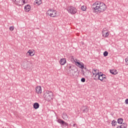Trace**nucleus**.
<instances>
[{
	"label": "nucleus",
	"mask_w": 128,
	"mask_h": 128,
	"mask_svg": "<svg viewBox=\"0 0 128 128\" xmlns=\"http://www.w3.org/2000/svg\"><path fill=\"white\" fill-rule=\"evenodd\" d=\"M94 5L96 6L95 7L92 8V10H93L94 12L100 14V12H106V5L102 2H96Z\"/></svg>",
	"instance_id": "f257e3e1"
},
{
	"label": "nucleus",
	"mask_w": 128,
	"mask_h": 128,
	"mask_svg": "<svg viewBox=\"0 0 128 128\" xmlns=\"http://www.w3.org/2000/svg\"><path fill=\"white\" fill-rule=\"evenodd\" d=\"M43 96L47 102H51L54 100V92L52 91L46 90V92H44Z\"/></svg>",
	"instance_id": "f03ea898"
},
{
	"label": "nucleus",
	"mask_w": 128,
	"mask_h": 128,
	"mask_svg": "<svg viewBox=\"0 0 128 128\" xmlns=\"http://www.w3.org/2000/svg\"><path fill=\"white\" fill-rule=\"evenodd\" d=\"M67 12L71 14H76L78 12L76 8L72 6H69L67 8Z\"/></svg>",
	"instance_id": "7ed1b4c3"
},
{
	"label": "nucleus",
	"mask_w": 128,
	"mask_h": 128,
	"mask_svg": "<svg viewBox=\"0 0 128 128\" xmlns=\"http://www.w3.org/2000/svg\"><path fill=\"white\" fill-rule=\"evenodd\" d=\"M47 14H48L50 18H56V10L52 9H49L47 11Z\"/></svg>",
	"instance_id": "20e7f679"
},
{
	"label": "nucleus",
	"mask_w": 128,
	"mask_h": 128,
	"mask_svg": "<svg viewBox=\"0 0 128 128\" xmlns=\"http://www.w3.org/2000/svg\"><path fill=\"white\" fill-rule=\"evenodd\" d=\"M72 60H74L75 62V64L77 66H78L80 68H82V70H84V63L78 62V60L76 59L74 60V58H72Z\"/></svg>",
	"instance_id": "39448f33"
},
{
	"label": "nucleus",
	"mask_w": 128,
	"mask_h": 128,
	"mask_svg": "<svg viewBox=\"0 0 128 128\" xmlns=\"http://www.w3.org/2000/svg\"><path fill=\"white\" fill-rule=\"evenodd\" d=\"M57 122H58V124H60L62 126H64V128H68V124L66 122H64V120H62V119H58L56 120Z\"/></svg>",
	"instance_id": "423d86ee"
},
{
	"label": "nucleus",
	"mask_w": 128,
	"mask_h": 128,
	"mask_svg": "<svg viewBox=\"0 0 128 128\" xmlns=\"http://www.w3.org/2000/svg\"><path fill=\"white\" fill-rule=\"evenodd\" d=\"M36 94H42V90L40 86H38L36 87Z\"/></svg>",
	"instance_id": "0eeeda50"
},
{
	"label": "nucleus",
	"mask_w": 128,
	"mask_h": 128,
	"mask_svg": "<svg viewBox=\"0 0 128 128\" xmlns=\"http://www.w3.org/2000/svg\"><path fill=\"white\" fill-rule=\"evenodd\" d=\"M31 9L32 6H30L28 4L24 6V11L26 12H30V10Z\"/></svg>",
	"instance_id": "6e6552de"
},
{
	"label": "nucleus",
	"mask_w": 128,
	"mask_h": 128,
	"mask_svg": "<svg viewBox=\"0 0 128 128\" xmlns=\"http://www.w3.org/2000/svg\"><path fill=\"white\" fill-rule=\"evenodd\" d=\"M100 72V70H98L96 69H93L92 71V74H93V76H95V78H96V76L98 74V73Z\"/></svg>",
	"instance_id": "1a4fd4ad"
},
{
	"label": "nucleus",
	"mask_w": 128,
	"mask_h": 128,
	"mask_svg": "<svg viewBox=\"0 0 128 128\" xmlns=\"http://www.w3.org/2000/svg\"><path fill=\"white\" fill-rule=\"evenodd\" d=\"M66 62V58H62L60 59V64L61 66H64Z\"/></svg>",
	"instance_id": "9d476101"
},
{
	"label": "nucleus",
	"mask_w": 128,
	"mask_h": 128,
	"mask_svg": "<svg viewBox=\"0 0 128 128\" xmlns=\"http://www.w3.org/2000/svg\"><path fill=\"white\" fill-rule=\"evenodd\" d=\"M98 78H94V80H100V78H102L103 76H106V74H100V72L98 74Z\"/></svg>",
	"instance_id": "9b49d317"
},
{
	"label": "nucleus",
	"mask_w": 128,
	"mask_h": 128,
	"mask_svg": "<svg viewBox=\"0 0 128 128\" xmlns=\"http://www.w3.org/2000/svg\"><path fill=\"white\" fill-rule=\"evenodd\" d=\"M82 108H83V111L82 112L84 114H88V106H82Z\"/></svg>",
	"instance_id": "f8f14e48"
},
{
	"label": "nucleus",
	"mask_w": 128,
	"mask_h": 128,
	"mask_svg": "<svg viewBox=\"0 0 128 128\" xmlns=\"http://www.w3.org/2000/svg\"><path fill=\"white\" fill-rule=\"evenodd\" d=\"M68 70H70V72H74V70L76 69V66H74V65L72 64V65H70L69 66H68Z\"/></svg>",
	"instance_id": "ddd939ff"
},
{
	"label": "nucleus",
	"mask_w": 128,
	"mask_h": 128,
	"mask_svg": "<svg viewBox=\"0 0 128 128\" xmlns=\"http://www.w3.org/2000/svg\"><path fill=\"white\" fill-rule=\"evenodd\" d=\"M110 34H108V32H106V30L102 31V36H104V38H108Z\"/></svg>",
	"instance_id": "4468645a"
},
{
	"label": "nucleus",
	"mask_w": 128,
	"mask_h": 128,
	"mask_svg": "<svg viewBox=\"0 0 128 128\" xmlns=\"http://www.w3.org/2000/svg\"><path fill=\"white\" fill-rule=\"evenodd\" d=\"M128 128V124L126 123H123L120 126H118L116 128Z\"/></svg>",
	"instance_id": "2eb2a0df"
},
{
	"label": "nucleus",
	"mask_w": 128,
	"mask_h": 128,
	"mask_svg": "<svg viewBox=\"0 0 128 128\" xmlns=\"http://www.w3.org/2000/svg\"><path fill=\"white\" fill-rule=\"evenodd\" d=\"M110 71L112 74H118V70L116 69L110 70Z\"/></svg>",
	"instance_id": "dca6fc26"
},
{
	"label": "nucleus",
	"mask_w": 128,
	"mask_h": 128,
	"mask_svg": "<svg viewBox=\"0 0 128 128\" xmlns=\"http://www.w3.org/2000/svg\"><path fill=\"white\" fill-rule=\"evenodd\" d=\"M12 0L17 6H22V4H20L22 2V0Z\"/></svg>",
	"instance_id": "f3484780"
},
{
	"label": "nucleus",
	"mask_w": 128,
	"mask_h": 128,
	"mask_svg": "<svg viewBox=\"0 0 128 128\" xmlns=\"http://www.w3.org/2000/svg\"><path fill=\"white\" fill-rule=\"evenodd\" d=\"M42 3V0H36L34 2V4H37V6H40Z\"/></svg>",
	"instance_id": "a211bd4d"
},
{
	"label": "nucleus",
	"mask_w": 128,
	"mask_h": 128,
	"mask_svg": "<svg viewBox=\"0 0 128 128\" xmlns=\"http://www.w3.org/2000/svg\"><path fill=\"white\" fill-rule=\"evenodd\" d=\"M33 108L34 110H38L40 108V104L38 102H35L33 104Z\"/></svg>",
	"instance_id": "6ab92c4d"
},
{
	"label": "nucleus",
	"mask_w": 128,
	"mask_h": 128,
	"mask_svg": "<svg viewBox=\"0 0 128 128\" xmlns=\"http://www.w3.org/2000/svg\"><path fill=\"white\" fill-rule=\"evenodd\" d=\"M124 122V119L122 118H118V123L119 124H122Z\"/></svg>",
	"instance_id": "aec40b11"
},
{
	"label": "nucleus",
	"mask_w": 128,
	"mask_h": 128,
	"mask_svg": "<svg viewBox=\"0 0 128 128\" xmlns=\"http://www.w3.org/2000/svg\"><path fill=\"white\" fill-rule=\"evenodd\" d=\"M28 54H29V56H34V52L30 50L28 52Z\"/></svg>",
	"instance_id": "412c9836"
},
{
	"label": "nucleus",
	"mask_w": 128,
	"mask_h": 128,
	"mask_svg": "<svg viewBox=\"0 0 128 128\" xmlns=\"http://www.w3.org/2000/svg\"><path fill=\"white\" fill-rule=\"evenodd\" d=\"M81 10L83 12H86V6H81Z\"/></svg>",
	"instance_id": "4be33fe9"
},
{
	"label": "nucleus",
	"mask_w": 128,
	"mask_h": 128,
	"mask_svg": "<svg viewBox=\"0 0 128 128\" xmlns=\"http://www.w3.org/2000/svg\"><path fill=\"white\" fill-rule=\"evenodd\" d=\"M118 122H116L115 120H113L112 122V126H116V124Z\"/></svg>",
	"instance_id": "5701e85b"
},
{
	"label": "nucleus",
	"mask_w": 128,
	"mask_h": 128,
	"mask_svg": "<svg viewBox=\"0 0 128 128\" xmlns=\"http://www.w3.org/2000/svg\"><path fill=\"white\" fill-rule=\"evenodd\" d=\"M106 78V76L105 75V76H103L102 78L100 79V80L101 82H106L105 79Z\"/></svg>",
	"instance_id": "b1692460"
},
{
	"label": "nucleus",
	"mask_w": 128,
	"mask_h": 128,
	"mask_svg": "<svg viewBox=\"0 0 128 128\" xmlns=\"http://www.w3.org/2000/svg\"><path fill=\"white\" fill-rule=\"evenodd\" d=\"M62 116L64 118H68V114H66V112H63Z\"/></svg>",
	"instance_id": "393cba45"
},
{
	"label": "nucleus",
	"mask_w": 128,
	"mask_h": 128,
	"mask_svg": "<svg viewBox=\"0 0 128 128\" xmlns=\"http://www.w3.org/2000/svg\"><path fill=\"white\" fill-rule=\"evenodd\" d=\"M104 56H108V51H104Z\"/></svg>",
	"instance_id": "a878e982"
},
{
	"label": "nucleus",
	"mask_w": 128,
	"mask_h": 128,
	"mask_svg": "<svg viewBox=\"0 0 128 128\" xmlns=\"http://www.w3.org/2000/svg\"><path fill=\"white\" fill-rule=\"evenodd\" d=\"M14 30V26H11L10 27V32H12V30Z\"/></svg>",
	"instance_id": "bb28decb"
},
{
	"label": "nucleus",
	"mask_w": 128,
	"mask_h": 128,
	"mask_svg": "<svg viewBox=\"0 0 128 128\" xmlns=\"http://www.w3.org/2000/svg\"><path fill=\"white\" fill-rule=\"evenodd\" d=\"M82 82H86V78H81Z\"/></svg>",
	"instance_id": "cd10ccee"
},
{
	"label": "nucleus",
	"mask_w": 128,
	"mask_h": 128,
	"mask_svg": "<svg viewBox=\"0 0 128 128\" xmlns=\"http://www.w3.org/2000/svg\"><path fill=\"white\" fill-rule=\"evenodd\" d=\"M125 61L126 62V65L128 66V57H127L126 58H125Z\"/></svg>",
	"instance_id": "c85d7f7f"
},
{
	"label": "nucleus",
	"mask_w": 128,
	"mask_h": 128,
	"mask_svg": "<svg viewBox=\"0 0 128 128\" xmlns=\"http://www.w3.org/2000/svg\"><path fill=\"white\" fill-rule=\"evenodd\" d=\"M81 72H82V75H83V76H84V70L83 69H82V70H81Z\"/></svg>",
	"instance_id": "c756f323"
},
{
	"label": "nucleus",
	"mask_w": 128,
	"mask_h": 128,
	"mask_svg": "<svg viewBox=\"0 0 128 128\" xmlns=\"http://www.w3.org/2000/svg\"><path fill=\"white\" fill-rule=\"evenodd\" d=\"M125 104H128V98L125 100Z\"/></svg>",
	"instance_id": "7c9ffc66"
},
{
	"label": "nucleus",
	"mask_w": 128,
	"mask_h": 128,
	"mask_svg": "<svg viewBox=\"0 0 128 128\" xmlns=\"http://www.w3.org/2000/svg\"><path fill=\"white\" fill-rule=\"evenodd\" d=\"M21 2H23V4H26V0H22Z\"/></svg>",
	"instance_id": "2f4dec72"
},
{
	"label": "nucleus",
	"mask_w": 128,
	"mask_h": 128,
	"mask_svg": "<svg viewBox=\"0 0 128 128\" xmlns=\"http://www.w3.org/2000/svg\"><path fill=\"white\" fill-rule=\"evenodd\" d=\"M84 70H86V72H90V70H88V69L86 68H84Z\"/></svg>",
	"instance_id": "473e14b6"
},
{
	"label": "nucleus",
	"mask_w": 128,
	"mask_h": 128,
	"mask_svg": "<svg viewBox=\"0 0 128 128\" xmlns=\"http://www.w3.org/2000/svg\"><path fill=\"white\" fill-rule=\"evenodd\" d=\"M76 126V124H73L72 126L74 127V126Z\"/></svg>",
	"instance_id": "72a5a7b5"
},
{
	"label": "nucleus",
	"mask_w": 128,
	"mask_h": 128,
	"mask_svg": "<svg viewBox=\"0 0 128 128\" xmlns=\"http://www.w3.org/2000/svg\"><path fill=\"white\" fill-rule=\"evenodd\" d=\"M99 74H102V72H99Z\"/></svg>",
	"instance_id": "f704fd0d"
},
{
	"label": "nucleus",
	"mask_w": 128,
	"mask_h": 128,
	"mask_svg": "<svg viewBox=\"0 0 128 128\" xmlns=\"http://www.w3.org/2000/svg\"><path fill=\"white\" fill-rule=\"evenodd\" d=\"M74 58V56H72V58Z\"/></svg>",
	"instance_id": "c9c22d12"
},
{
	"label": "nucleus",
	"mask_w": 128,
	"mask_h": 128,
	"mask_svg": "<svg viewBox=\"0 0 128 128\" xmlns=\"http://www.w3.org/2000/svg\"><path fill=\"white\" fill-rule=\"evenodd\" d=\"M100 78H102V77Z\"/></svg>",
	"instance_id": "e433bc0d"
}]
</instances>
